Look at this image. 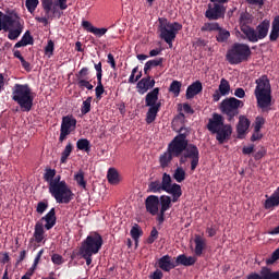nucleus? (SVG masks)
<instances>
[{"label": "nucleus", "mask_w": 279, "mask_h": 279, "mask_svg": "<svg viewBox=\"0 0 279 279\" xmlns=\"http://www.w3.org/2000/svg\"><path fill=\"white\" fill-rule=\"evenodd\" d=\"M165 62L163 58H158V59H154V60H149L145 63V68H144V73L145 75H148V72L154 69V68H158V66H162Z\"/></svg>", "instance_id": "obj_31"}, {"label": "nucleus", "mask_w": 279, "mask_h": 279, "mask_svg": "<svg viewBox=\"0 0 279 279\" xmlns=\"http://www.w3.org/2000/svg\"><path fill=\"white\" fill-rule=\"evenodd\" d=\"M23 28L24 27L20 22V17L13 19L11 15L4 14L0 11V32H9V40H17L23 33Z\"/></svg>", "instance_id": "obj_7"}, {"label": "nucleus", "mask_w": 279, "mask_h": 279, "mask_svg": "<svg viewBox=\"0 0 279 279\" xmlns=\"http://www.w3.org/2000/svg\"><path fill=\"white\" fill-rule=\"evenodd\" d=\"M108 63L111 65L113 70L117 69L116 60L112 53L108 54Z\"/></svg>", "instance_id": "obj_64"}, {"label": "nucleus", "mask_w": 279, "mask_h": 279, "mask_svg": "<svg viewBox=\"0 0 279 279\" xmlns=\"http://www.w3.org/2000/svg\"><path fill=\"white\" fill-rule=\"evenodd\" d=\"M279 260V247H277L271 255L265 259L266 266H271Z\"/></svg>", "instance_id": "obj_46"}, {"label": "nucleus", "mask_w": 279, "mask_h": 279, "mask_svg": "<svg viewBox=\"0 0 279 279\" xmlns=\"http://www.w3.org/2000/svg\"><path fill=\"white\" fill-rule=\"evenodd\" d=\"M158 266L161 270L170 272L172 269L178 267L177 260L172 262V257L167 254L159 258Z\"/></svg>", "instance_id": "obj_20"}, {"label": "nucleus", "mask_w": 279, "mask_h": 279, "mask_svg": "<svg viewBox=\"0 0 279 279\" xmlns=\"http://www.w3.org/2000/svg\"><path fill=\"white\" fill-rule=\"evenodd\" d=\"M104 245V239L97 231L90 232L87 238L82 242L78 250V255L86 260V265L90 266L93 263V255H96Z\"/></svg>", "instance_id": "obj_4"}, {"label": "nucleus", "mask_w": 279, "mask_h": 279, "mask_svg": "<svg viewBox=\"0 0 279 279\" xmlns=\"http://www.w3.org/2000/svg\"><path fill=\"white\" fill-rule=\"evenodd\" d=\"M263 138V134L260 133V131H254L253 134L251 135L250 141L252 143H255L257 141H260Z\"/></svg>", "instance_id": "obj_59"}, {"label": "nucleus", "mask_w": 279, "mask_h": 279, "mask_svg": "<svg viewBox=\"0 0 279 279\" xmlns=\"http://www.w3.org/2000/svg\"><path fill=\"white\" fill-rule=\"evenodd\" d=\"M246 279H263L262 278V270H259V272H251V274H248Z\"/></svg>", "instance_id": "obj_63"}, {"label": "nucleus", "mask_w": 279, "mask_h": 279, "mask_svg": "<svg viewBox=\"0 0 279 279\" xmlns=\"http://www.w3.org/2000/svg\"><path fill=\"white\" fill-rule=\"evenodd\" d=\"M182 31V24L179 22L170 23L166 17H159L158 32L160 33V38L169 45L170 48L173 47V41L177 38L179 32Z\"/></svg>", "instance_id": "obj_8"}, {"label": "nucleus", "mask_w": 279, "mask_h": 279, "mask_svg": "<svg viewBox=\"0 0 279 279\" xmlns=\"http://www.w3.org/2000/svg\"><path fill=\"white\" fill-rule=\"evenodd\" d=\"M38 222H46L44 225L45 229L47 231L51 230L57 223L56 208L52 207L40 220H38Z\"/></svg>", "instance_id": "obj_18"}, {"label": "nucleus", "mask_w": 279, "mask_h": 279, "mask_svg": "<svg viewBox=\"0 0 279 279\" xmlns=\"http://www.w3.org/2000/svg\"><path fill=\"white\" fill-rule=\"evenodd\" d=\"M53 51H54V43H53V40L50 39V40H48V44L45 47V53H46V56L51 58L53 56Z\"/></svg>", "instance_id": "obj_52"}, {"label": "nucleus", "mask_w": 279, "mask_h": 279, "mask_svg": "<svg viewBox=\"0 0 279 279\" xmlns=\"http://www.w3.org/2000/svg\"><path fill=\"white\" fill-rule=\"evenodd\" d=\"M194 256L202 257L204 251L206 250V239L201 234L194 236Z\"/></svg>", "instance_id": "obj_22"}, {"label": "nucleus", "mask_w": 279, "mask_h": 279, "mask_svg": "<svg viewBox=\"0 0 279 279\" xmlns=\"http://www.w3.org/2000/svg\"><path fill=\"white\" fill-rule=\"evenodd\" d=\"M73 151V144L71 142L68 143V145L65 146L64 150L61 153V158H60V162L61 163H66L68 158L70 157V155Z\"/></svg>", "instance_id": "obj_39"}, {"label": "nucleus", "mask_w": 279, "mask_h": 279, "mask_svg": "<svg viewBox=\"0 0 279 279\" xmlns=\"http://www.w3.org/2000/svg\"><path fill=\"white\" fill-rule=\"evenodd\" d=\"M92 101H93V97L92 96L87 97V99L83 101V105L81 107L82 116H86V114H88L90 112V110H92Z\"/></svg>", "instance_id": "obj_42"}, {"label": "nucleus", "mask_w": 279, "mask_h": 279, "mask_svg": "<svg viewBox=\"0 0 279 279\" xmlns=\"http://www.w3.org/2000/svg\"><path fill=\"white\" fill-rule=\"evenodd\" d=\"M173 179L174 181H177V183H182L185 181L186 171L184 170L183 167H177V169H174Z\"/></svg>", "instance_id": "obj_37"}, {"label": "nucleus", "mask_w": 279, "mask_h": 279, "mask_svg": "<svg viewBox=\"0 0 279 279\" xmlns=\"http://www.w3.org/2000/svg\"><path fill=\"white\" fill-rule=\"evenodd\" d=\"M182 88V83L180 81H173L169 87V92L174 95V97H179Z\"/></svg>", "instance_id": "obj_43"}, {"label": "nucleus", "mask_w": 279, "mask_h": 279, "mask_svg": "<svg viewBox=\"0 0 279 279\" xmlns=\"http://www.w3.org/2000/svg\"><path fill=\"white\" fill-rule=\"evenodd\" d=\"M203 92V84L201 81H196L190 86H187V89L185 90V98L193 99L195 96L199 95Z\"/></svg>", "instance_id": "obj_23"}, {"label": "nucleus", "mask_w": 279, "mask_h": 279, "mask_svg": "<svg viewBox=\"0 0 279 279\" xmlns=\"http://www.w3.org/2000/svg\"><path fill=\"white\" fill-rule=\"evenodd\" d=\"M162 191H163L162 184H161V182L159 180L151 181L148 184V192L149 193L157 194V193H161Z\"/></svg>", "instance_id": "obj_40"}, {"label": "nucleus", "mask_w": 279, "mask_h": 279, "mask_svg": "<svg viewBox=\"0 0 279 279\" xmlns=\"http://www.w3.org/2000/svg\"><path fill=\"white\" fill-rule=\"evenodd\" d=\"M205 232L207 233V236L214 238L217 234V226L216 225L207 226V228L205 229Z\"/></svg>", "instance_id": "obj_55"}, {"label": "nucleus", "mask_w": 279, "mask_h": 279, "mask_svg": "<svg viewBox=\"0 0 279 279\" xmlns=\"http://www.w3.org/2000/svg\"><path fill=\"white\" fill-rule=\"evenodd\" d=\"M49 193L56 199L57 204H70L75 194L71 190L70 185L65 182V180H61L60 182H56L49 189Z\"/></svg>", "instance_id": "obj_10"}, {"label": "nucleus", "mask_w": 279, "mask_h": 279, "mask_svg": "<svg viewBox=\"0 0 279 279\" xmlns=\"http://www.w3.org/2000/svg\"><path fill=\"white\" fill-rule=\"evenodd\" d=\"M34 45V38L31 35L29 31H26L23 35L22 39L17 41L14 46L15 49H20L22 47L33 46Z\"/></svg>", "instance_id": "obj_27"}, {"label": "nucleus", "mask_w": 279, "mask_h": 279, "mask_svg": "<svg viewBox=\"0 0 279 279\" xmlns=\"http://www.w3.org/2000/svg\"><path fill=\"white\" fill-rule=\"evenodd\" d=\"M207 131L211 134H216V141L218 144L223 145L230 140L232 135V126L230 124H225V118L217 112L211 114L209 121L207 122Z\"/></svg>", "instance_id": "obj_5"}, {"label": "nucleus", "mask_w": 279, "mask_h": 279, "mask_svg": "<svg viewBox=\"0 0 279 279\" xmlns=\"http://www.w3.org/2000/svg\"><path fill=\"white\" fill-rule=\"evenodd\" d=\"M48 208H49V202L47 199L40 201L37 203L36 213L38 215H44Z\"/></svg>", "instance_id": "obj_47"}, {"label": "nucleus", "mask_w": 279, "mask_h": 279, "mask_svg": "<svg viewBox=\"0 0 279 279\" xmlns=\"http://www.w3.org/2000/svg\"><path fill=\"white\" fill-rule=\"evenodd\" d=\"M39 4V1L38 0H26V9L28 10V12L31 14H33L35 12V10L37 9Z\"/></svg>", "instance_id": "obj_51"}, {"label": "nucleus", "mask_w": 279, "mask_h": 279, "mask_svg": "<svg viewBox=\"0 0 279 279\" xmlns=\"http://www.w3.org/2000/svg\"><path fill=\"white\" fill-rule=\"evenodd\" d=\"M265 123H266V119L262 116H257L253 123L254 132H260Z\"/></svg>", "instance_id": "obj_44"}, {"label": "nucleus", "mask_w": 279, "mask_h": 279, "mask_svg": "<svg viewBox=\"0 0 279 279\" xmlns=\"http://www.w3.org/2000/svg\"><path fill=\"white\" fill-rule=\"evenodd\" d=\"M230 90L231 86L229 81L226 78H221L220 85H218V89H216V92H214V95H211V99L214 100V102H219L222 97L229 96Z\"/></svg>", "instance_id": "obj_16"}, {"label": "nucleus", "mask_w": 279, "mask_h": 279, "mask_svg": "<svg viewBox=\"0 0 279 279\" xmlns=\"http://www.w3.org/2000/svg\"><path fill=\"white\" fill-rule=\"evenodd\" d=\"M82 27L90 34H94L95 36H97L98 38H101L102 36H105L108 32L107 28L102 27V28H98L95 27L89 21H83L82 22Z\"/></svg>", "instance_id": "obj_21"}, {"label": "nucleus", "mask_w": 279, "mask_h": 279, "mask_svg": "<svg viewBox=\"0 0 279 279\" xmlns=\"http://www.w3.org/2000/svg\"><path fill=\"white\" fill-rule=\"evenodd\" d=\"M251 126V121L245 116H240V121H238V136L245 135Z\"/></svg>", "instance_id": "obj_26"}, {"label": "nucleus", "mask_w": 279, "mask_h": 279, "mask_svg": "<svg viewBox=\"0 0 279 279\" xmlns=\"http://www.w3.org/2000/svg\"><path fill=\"white\" fill-rule=\"evenodd\" d=\"M266 156V149L265 148H260L259 150H257L254 154V159L255 160H260L262 158H264Z\"/></svg>", "instance_id": "obj_60"}, {"label": "nucleus", "mask_w": 279, "mask_h": 279, "mask_svg": "<svg viewBox=\"0 0 279 279\" xmlns=\"http://www.w3.org/2000/svg\"><path fill=\"white\" fill-rule=\"evenodd\" d=\"M77 124V120L71 114V116H64L62 118V124L60 129V137L59 142L63 143L66 137L75 131Z\"/></svg>", "instance_id": "obj_14"}, {"label": "nucleus", "mask_w": 279, "mask_h": 279, "mask_svg": "<svg viewBox=\"0 0 279 279\" xmlns=\"http://www.w3.org/2000/svg\"><path fill=\"white\" fill-rule=\"evenodd\" d=\"M226 16V8L222 4L214 3V7L209 4L207 11H205V19L209 21H219L225 19Z\"/></svg>", "instance_id": "obj_15"}, {"label": "nucleus", "mask_w": 279, "mask_h": 279, "mask_svg": "<svg viewBox=\"0 0 279 279\" xmlns=\"http://www.w3.org/2000/svg\"><path fill=\"white\" fill-rule=\"evenodd\" d=\"M279 206V198L277 196H275L274 194H271L269 197H267L265 199V203H264V208L266 210H270L275 207H278Z\"/></svg>", "instance_id": "obj_34"}, {"label": "nucleus", "mask_w": 279, "mask_h": 279, "mask_svg": "<svg viewBox=\"0 0 279 279\" xmlns=\"http://www.w3.org/2000/svg\"><path fill=\"white\" fill-rule=\"evenodd\" d=\"M234 95H235V97L243 99V98H245V90L242 87H238V88H235Z\"/></svg>", "instance_id": "obj_61"}, {"label": "nucleus", "mask_w": 279, "mask_h": 279, "mask_svg": "<svg viewBox=\"0 0 279 279\" xmlns=\"http://www.w3.org/2000/svg\"><path fill=\"white\" fill-rule=\"evenodd\" d=\"M183 149L184 148L180 142L171 141L168 145L167 151H165L159 158L160 167L162 169L168 168L173 158H179V160H181L184 155Z\"/></svg>", "instance_id": "obj_12"}, {"label": "nucleus", "mask_w": 279, "mask_h": 279, "mask_svg": "<svg viewBox=\"0 0 279 279\" xmlns=\"http://www.w3.org/2000/svg\"><path fill=\"white\" fill-rule=\"evenodd\" d=\"M166 193L171 194L173 196L172 202L177 203L182 196V186L178 183H173Z\"/></svg>", "instance_id": "obj_30"}, {"label": "nucleus", "mask_w": 279, "mask_h": 279, "mask_svg": "<svg viewBox=\"0 0 279 279\" xmlns=\"http://www.w3.org/2000/svg\"><path fill=\"white\" fill-rule=\"evenodd\" d=\"M95 92H96V97H97V99H98V100H101V99H102V95L105 94L104 84L97 85Z\"/></svg>", "instance_id": "obj_57"}, {"label": "nucleus", "mask_w": 279, "mask_h": 279, "mask_svg": "<svg viewBox=\"0 0 279 279\" xmlns=\"http://www.w3.org/2000/svg\"><path fill=\"white\" fill-rule=\"evenodd\" d=\"M246 19L247 15L242 16V25L240 26V31L244 35L242 39L251 44H257L259 40L266 39L270 29V21L265 19L254 28L245 24L244 20Z\"/></svg>", "instance_id": "obj_2"}, {"label": "nucleus", "mask_w": 279, "mask_h": 279, "mask_svg": "<svg viewBox=\"0 0 279 279\" xmlns=\"http://www.w3.org/2000/svg\"><path fill=\"white\" fill-rule=\"evenodd\" d=\"M77 149L81 151H85L86 154L90 153L92 145L87 138H80L76 143Z\"/></svg>", "instance_id": "obj_36"}, {"label": "nucleus", "mask_w": 279, "mask_h": 279, "mask_svg": "<svg viewBox=\"0 0 279 279\" xmlns=\"http://www.w3.org/2000/svg\"><path fill=\"white\" fill-rule=\"evenodd\" d=\"M156 81L148 75L146 77H143L137 83V89L140 95H145L148 90L153 89L155 87Z\"/></svg>", "instance_id": "obj_19"}, {"label": "nucleus", "mask_w": 279, "mask_h": 279, "mask_svg": "<svg viewBox=\"0 0 279 279\" xmlns=\"http://www.w3.org/2000/svg\"><path fill=\"white\" fill-rule=\"evenodd\" d=\"M172 199L169 195H161L159 197V205L161 206V211H168L172 206Z\"/></svg>", "instance_id": "obj_32"}, {"label": "nucleus", "mask_w": 279, "mask_h": 279, "mask_svg": "<svg viewBox=\"0 0 279 279\" xmlns=\"http://www.w3.org/2000/svg\"><path fill=\"white\" fill-rule=\"evenodd\" d=\"M89 75V69L87 66H84L80 70L78 73H76L77 81L85 80Z\"/></svg>", "instance_id": "obj_53"}, {"label": "nucleus", "mask_w": 279, "mask_h": 279, "mask_svg": "<svg viewBox=\"0 0 279 279\" xmlns=\"http://www.w3.org/2000/svg\"><path fill=\"white\" fill-rule=\"evenodd\" d=\"M74 180L77 182V185L81 186L82 189L86 190L87 182L85 181L84 178V172L80 170L75 175Z\"/></svg>", "instance_id": "obj_48"}, {"label": "nucleus", "mask_w": 279, "mask_h": 279, "mask_svg": "<svg viewBox=\"0 0 279 279\" xmlns=\"http://www.w3.org/2000/svg\"><path fill=\"white\" fill-rule=\"evenodd\" d=\"M255 84L254 96L257 108L262 111H268L272 102L270 81L267 75H262L255 80Z\"/></svg>", "instance_id": "obj_3"}, {"label": "nucleus", "mask_w": 279, "mask_h": 279, "mask_svg": "<svg viewBox=\"0 0 279 279\" xmlns=\"http://www.w3.org/2000/svg\"><path fill=\"white\" fill-rule=\"evenodd\" d=\"M51 259L54 265H62V263H63L62 255L57 254V253L52 254Z\"/></svg>", "instance_id": "obj_58"}, {"label": "nucleus", "mask_w": 279, "mask_h": 279, "mask_svg": "<svg viewBox=\"0 0 279 279\" xmlns=\"http://www.w3.org/2000/svg\"><path fill=\"white\" fill-rule=\"evenodd\" d=\"M252 50L247 44L235 43L231 49L227 51V62L231 65H238L248 61Z\"/></svg>", "instance_id": "obj_9"}, {"label": "nucleus", "mask_w": 279, "mask_h": 279, "mask_svg": "<svg viewBox=\"0 0 279 279\" xmlns=\"http://www.w3.org/2000/svg\"><path fill=\"white\" fill-rule=\"evenodd\" d=\"M54 5V1L53 0H43V8L45 11L46 16H49V14L52 12L53 14H56V7ZM53 7V9H52Z\"/></svg>", "instance_id": "obj_41"}, {"label": "nucleus", "mask_w": 279, "mask_h": 279, "mask_svg": "<svg viewBox=\"0 0 279 279\" xmlns=\"http://www.w3.org/2000/svg\"><path fill=\"white\" fill-rule=\"evenodd\" d=\"M243 107V101L235 98L229 97L225 98L222 102H220V112L227 116V121L234 122V118L239 116L240 108Z\"/></svg>", "instance_id": "obj_13"}, {"label": "nucleus", "mask_w": 279, "mask_h": 279, "mask_svg": "<svg viewBox=\"0 0 279 279\" xmlns=\"http://www.w3.org/2000/svg\"><path fill=\"white\" fill-rule=\"evenodd\" d=\"M34 99L35 93L28 84L16 83L12 88V100L20 106L23 112H31Z\"/></svg>", "instance_id": "obj_6"}, {"label": "nucleus", "mask_w": 279, "mask_h": 279, "mask_svg": "<svg viewBox=\"0 0 279 279\" xmlns=\"http://www.w3.org/2000/svg\"><path fill=\"white\" fill-rule=\"evenodd\" d=\"M220 25L217 22L214 23H205L203 24V27H201V32L203 33H213V32H219Z\"/></svg>", "instance_id": "obj_38"}, {"label": "nucleus", "mask_w": 279, "mask_h": 279, "mask_svg": "<svg viewBox=\"0 0 279 279\" xmlns=\"http://www.w3.org/2000/svg\"><path fill=\"white\" fill-rule=\"evenodd\" d=\"M160 199L157 195H149L145 199L146 211L151 216H157L159 213Z\"/></svg>", "instance_id": "obj_17"}, {"label": "nucleus", "mask_w": 279, "mask_h": 279, "mask_svg": "<svg viewBox=\"0 0 279 279\" xmlns=\"http://www.w3.org/2000/svg\"><path fill=\"white\" fill-rule=\"evenodd\" d=\"M53 7L59 8L61 11L68 10V0H53Z\"/></svg>", "instance_id": "obj_54"}, {"label": "nucleus", "mask_w": 279, "mask_h": 279, "mask_svg": "<svg viewBox=\"0 0 279 279\" xmlns=\"http://www.w3.org/2000/svg\"><path fill=\"white\" fill-rule=\"evenodd\" d=\"M171 183H172L171 175L169 173L165 172L162 175V182H161L163 192H167L169 190V187L172 186Z\"/></svg>", "instance_id": "obj_49"}, {"label": "nucleus", "mask_w": 279, "mask_h": 279, "mask_svg": "<svg viewBox=\"0 0 279 279\" xmlns=\"http://www.w3.org/2000/svg\"><path fill=\"white\" fill-rule=\"evenodd\" d=\"M107 179L110 184L117 185L120 183V174L116 168H110L107 174Z\"/></svg>", "instance_id": "obj_33"}, {"label": "nucleus", "mask_w": 279, "mask_h": 279, "mask_svg": "<svg viewBox=\"0 0 279 279\" xmlns=\"http://www.w3.org/2000/svg\"><path fill=\"white\" fill-rule=\"evenodd\" d=\"M132 239L135 241L136 246L138 245V239L143 235L142 229L138 227V225H135L132 227L131 230Z\"/></svg>", "instance_id": "obj_45"}, {"label": "nucleus", "mask_w": 279, "mask_h": 279, "mask_svg": "<svg viewBox=\"0 0 279 279\" xmlns=\"http://www.w3.org/2000/svg\"><path fill=\"white\" fill-rule=\"evenodd\" d=\"M44 180L45 182L48 183V189H50L56 182H60L61 180V175L58 174L57 175V170L56 169H51V168H47L46 172L44 174Z\"/></svg>", "instance_id": "obj_24"}, {"label": "nucleus", "mask_w": 279, "mask_h": 279, "mask_svg": "<svg viewBox=\"0 0 279 279\" xmlns=\"http://www.w3.org/2000/svg\"><path fill=\"white\" fill-rule=\"evenodd\" d=\"M160 94V88L156 87L150 90L145 97L146 107H148L146 122L151 124L156 121L157 114L161 109V101H158Z\"/></svg>", "instance_id": "obj_11"}, {"label": "nucleus", "mask_w": 279, "mask_h": 279, "mask_svg": "<svg viewBox=\"0 0 279 279\" xmlns=\"http://www.w3.org/2000/svg\"><path fill=\"white\" fill-rule=\"evenodd\" d=\"M190 131L187 128L181 126L179 134L174 136L172 142H179L183 147V156L179 159V165H185L190 160V169L195 171L199 166V149L195 144L189 143L187 136Z\"/></svg>", "instance_id": "obj_1"}, {"label": "nucleus", "mask_w": 279, "mask_h": 279, "mask_svg": "<svg viewBox=\"0 0 279 279\" xmlns=\"http://www.w3.org/2000/svg\"><path fill=\"white\" fill-rule=\"evenodd\" d=\"M197 263L196 255L194 256H186L185 254H179L177 257V266H185L191 267L194 266Z\"/></svg>", "instance_id": "obj_25"}, {"label": "nucleus", "mask_w": 279, "mask_h": 279, "mask_svg": "<svg viewBox=\"0 0 279 279\" xmlns=\"http://www.w3.org/2000/svg\"><path fill=\"white\" fill-rule=\"evenodd\" d=\"M34 239L38 244L45 240V227L41 221H37L35 225Z\"/></svg>", "instance_id": "obj_28"}, {"label": "nucleus", "mask_w": 279, "mask_h": 279, "mask_svg": "<svg viewBox=\"0 0 279 279\" xmlns=\"http://www.w3.org/2000/svg\"><path fill=\"white\" fill-rule=\"evenodd\" d=\"M89 81H87V80H77V86L81 88V89H85V88H87L88 87V85H89Z\"/></svg>", "instance_id": "obj_62"}, {"label": "nucleus", "mask_w": 279, "mask_h": 279, "mask_svg": "<svg viewBox=\"0 0 279 279\" xmlns=\"http://www.w3.org/2000/svg\"><path fill=\"white\" fill-rule=\"evenodd\" d=\"M262 279H279V270H272L268 266L260 267Z\"/></svg>", "instance_id": "obj_29"}, {"label": "nucleus", "mask_w": 279, "mask_h": 279, "mask_svg": "<svg viewBox=\"0 0 279 279\" xmlns=\"http://www.w3.org/2000/svg\"><path fill=\"white\" fill-rule=\"evenodd\" d=\"M159 238V232L156 227H153L149 236L147 238V244L151 245Z\"/></svg>", "instance_id": "obj_50"}, {"label": "nucleus", "mask_w": 279, "mask_h": 279, "mask_svg": "<svg viewBox=\"0 0 279 279\" xmlns=\"http://www.w3.org/2000/svg\"><path fill=\"white\" fill-rule=\"evenodd\" d=\"M230 36L231 34L229 31L220 27V29L218 31V35H216V41H218V44H225L229 40Z\"/></svg>", "instance_id": "obj_35"}, {"label": "nucleus", "mask_w": 279, "mask_h": 279, "mask_svg": "<svg viewBox=\"0 0 279 279\" xmlns=\"http://www.w3.org/2000/svg\"><path fill=\"white\" fill-rule=\"evenodd\" d=\"M279 39V29L271 28L269 34V41L275 43Z\"/></svg>", "instance_id": "obj_56"}]
</instances>
